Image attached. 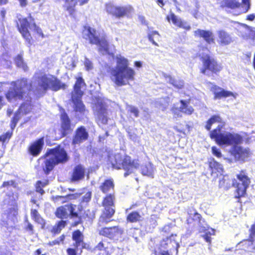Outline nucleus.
<instances>
[{
    "label": "nucleus",
    "mask_w": 255,
    "mask_h": 255,
    "mask_svg": "<svg viewBox=\"0 0 255 255\" xmlns=\"http://www.w3.org/2000/svg\"><path fill=\"white\" fill-rule=\"evenodd\" d=\"M215 123L220 124L211 131L209 133L210 137L215 141L219 145H231L233 143H242L243 142L242 136L238 133L227 132L226 133L222 132V129L224 128L226 122L223 121L221 117L218 115L212 116L206 122L205 128L210 131L212 126Z\"/></svg>",
    "instance_id": "f257e3e1"
},
{
    "label": "nucleus",
    "mask_w": 255,
    "mask_h": 255,
    "mask_svg": "<svg viewBox=\"0 0 255 255\" xmlns=\"http://www.w3.org/2000/svg\"><path fill=\"white\" fill-rule=\"evenodd\" d=\"M128 60L124 57L117 58V66L108 70L111 80L118 86L126 85L134 79L135 74L133 69L128 67Z\"/></svg>",
    "instance_id": "f03ea898"
},
{
    "label": "nucleus",
    "mask_w": 255,
    "mask_h": 255,
    "mask_svg": "<svg viewBox=\"0 0 255 255\" xmlns=\"http://www.w3.org/2000/svg\"><path fill=\"white\" fill-rule=\"evenodd\" d=\"M42 157L44 160L42 169L46 175L49 174L56 165L65 164L69 160L66 151L60 145L48 149Z\"/></svg>",
    "instance_id": "7ed1b4c3"
},
{
    "label": "nucleus",
    "mask_w": 255,
    "mask_h": 255,
    "mask_svg": "<svg viewBox=\"0 0 255 255\" xmlns=\"http://www.w3.org/2000/svg\"><path fill=\"white\" fill-rule=\"evenodd\" d=\"M15 24L22 38L30 45H31L33 42L30 29L33 28V31L41 38H43L45 37L41 28L37 25L31 13H29L27 17H17L15 20Z\"/></svg>",
    "instance_id": "20e7f679"
},
{
    "label": "nucleus",
    "mask_w": 255,
    "mask_h": 255,
    "mask_svg": "<svg viewBox=\"0 0 255 255\" xmlns=\"http://www.w3.org/2000/svg\"><path fill=\"white\" fill-rule=\"evenodd\" d=\"M10 85L12 89L8 90L5 94V97L9 102L17 100H22L28 95L27 92L33 90V85L26 78H20L11 81Z\"/></svg>",
    "instance_id": "39448f33"
},
{
    "label": "nucleus",
    "mask_w": 255,
    "mask_h": 255,
    "mask_svg": "<svg viewBox=\"0 0 255 255\" xmlns=\"http://www.w3.org/2000/svg\"><path fill=\"white\" fill-rule=\"evenodd\" d=\"M112 167L116 169L125 170L124 177H126L133 173L134 170L139 166L137 159H132L129 155L121 153L115 154L110 159Z\"/></svg>",
    "instance_id": "423d86ee"
},
{
    "label": "nucleus",
    "mask_w": 255,
    "mask_h": 255,
    "mask_svg": "<svg viewBox=\"0 0 255 255\" xmlns=\"http://www.w3.org/2000/svg\"><path fill=\"white\" fill-rule=\"evenodd\" d=\"M237 179L232 181V186L235 188V198L238 199V202L241 203L240 199L245 197L251 184V178L248 176L246 170L242 169L236 175Z\"/></svg>",
    "instance_id": "0eeeda50"
},
{
    "label": "nucleus",
    "mask_w": 255,
    "mask_h": 255,
    "mask_svg": "<svg viewBox=\"0 0 255 255\" xmlns=\"http://www.w3.org/2000/svg\"><path fill=\"white\" fill-rule=\"evenodd\" d=\"M71 238L73 243L72 247L66 249L67 255H81L84 249L88 251L92 250L91 246L85 241L84 235L80 230L74 231Z\"/></svg>",
    "instance_id": "6e6552de"
},
{
    "label": "nucleus",
    "mask_w": 255,
    "mask_h": 255,
    "mask_svg": "<svg viewBox=\"0 0 255 255\" xmlns=\"http://www.w3.org/2000/svg\"><path fill=\"white\" fill-rule=\"evenodd\" d=\"M116 195L115 193L107 194L103 198L102 206L104 207L99 217V222L107 224L111 222V219L116 212L115 210Z\"/></svg>",
    "instance_id": "1a4fd4ad"
},
{
    "label": "nucleus",
    "mask_w": 255,
    "mask_h": 255,
    "mask_svg": "<svg viewBox=\"0 0 255 255\" xmlns=\"http://www.w3.org/2000/svg\"><path fill=\"white\" fill-rule=\"evenodd\" d=\"M200 59L202 63L200 72L203 75H218L223 70V67L221 63L208 54L202 55Z\"/></svg>",
    "instance_id": "9d476101"
},
{
    "label": "nucleus",
    "mask_w": 255,
    "mask_h": 255,
    "mask_svg": "<svg viewBox=\"0 0 255 255\" xmlns=\"http://www.w3.org/2000/svg\"><path fill=\"white\" fill-rule=\"evenodd\" d=\"M38 86L44 93L50 89L53 91H58L65 89L67 85L63 83L55 76L50 74H44L38 78Z\"/></svg>",
    "instance_id": "9b49d317"
},
{
    "label": "nucleus",
    "mask_w": 255,
    "mask_h": 255,
    "mask_svg": "<svg viewBox=\"0 0 255 255\" xmlns=\"http://www.w3.org/2000/svg\"><path fill=\"white\" fill-rule=\"evenodd\" d=\"M82 34L83 37L88 40L90 44L99 46V51H109V45L108 41L105 37L100 38L97 35V30L95 29L85 25L83 27Z\"/></svg>",
    "instance_id": "f8f14e48"
},
{
    "label": "nucleus",
    "mask_w": 255,
    "mask_h": 255,
    "mask_svg": "<svg viewBox=\"0 0 255 255\" xmlns=\"http://www.w3.org/2000/svg\"><path fill=\"white\" fill-rule=\"evenodd\" d=\"M240 144H232L233 146L229 149V153L235 162L244 163L249 159L252 152L249 148L239 145Z\"/></svg>",
    "instance_id": "ddd939ff"
},
{
    "label": "nucleus",
    "mask_w": 255,
    "mask_h": 255,
    "mask_svg": "<svg viewBox=\"0 0 255 255\" xmlns=\"http://www.w3.org/2000/svg\"><path fill=\"white\" fill-rule=\"evenodd\" d=\"M66 206L69 210L70 217L73 219H78V221H75L73 223V226H76L82 224L83 219L88 217V214L85 213L83 206L81 204L76 205L71 203L66 205Z\"/></svg>",
    "instance_id": "4468645a"
},
{
    "label": "nucleus",
    "mask_w": 255,
    "mask_h": 255,
    "mask_svg": "<svg viewBox=\"0 0 255 255\" xmlns=\"http://www.w3.org/2000/svg\"><path fill=\"white\" fill-rule=\"evenodd\" d=\"M62 112L60 116V125L59 128L60 137L63 138L70 134L73 130L71 120L64 109H61Z\"/></svg>",
    "instance_id": "2eb2a0df"
},
{
    "label": "nucleus",
    "mask_w": 255,
    "mask_h": 255,
    "mask_svg": "<svg viewBox=\"0 0 255 255\" xmlns=\"http://www.w3.org/2000/svg\"><path fill=\"white\" fill-rule=\"evenodd\" d=\"M250 6V0H242V4L238 0H223L221 4V7L231 9H238L242 6L243 13L247 12Z\"/></svg>",
    "instance_id": "dca6fc26"
},
{
    "label": "nucleus",
    "mask_w": 255,
    "mask_h": 255,
    "mask_svg": "<svg viewBox=\"0 0 255 255\" xmlns=\"http://www.w3.org/2000/svg\"><path fill=\"white\" fill-rule=\"evenodd\" d=\"M124 230L119 226L105 227L99 231V234L103 237L114 240L124 234Z\"/></svg>",
    "instance_id": "f3484780"
},
{
    "label": "nucleus",
    "mask_w": 255,
    "mask_h": 255,
    "mask_svg": "<svg viewBox=\"0 0 255 255\" xmlns=\"http://www.w3.org/2000/svg\"><path fill=\"white\" fill-rule=\"evenodd\" d=\"M44 146V137L42 136L31 142L27 146L26 151L28 155L37 157L41 153Z\"/></svg>",
    "instance_id": "a211bd4d"
},
{
    "label": "nucleus",
    "mask_w": 255,
    "mask_h": 255,
    "mask_svg": "<svg viewBox=\"0 0 255 255\" xmlns=\"http://www.w3.org/2000/svg\"><path fill=\"white\" fill-rule=\"evenodd\" d=\"M107 11L117 18L124 17L128 15L131 10V7L117 6L109 4L106 6Z\"/></svg>",
    "instance_id": "6ab92c4d"
},
{
    "label": "nucleus",
    "mask_w": 255,
    "mask_h": 255,
    "mask_svg": "<svg viewBox=\"0 0 255 255\" xmlns=\"http://www.w3.org/2000/svg\"><path fill=\"white\" fill-rule=\"evenodd\" d=\"M89 137L88 132L84 126H80L77 128L72 139L73 145L79 144L88 139Z\"/></svg>",
    "instance_id": "aec40b11"
},
{
    "label": "nucleus",
    "mask_w": 255,
    "mask_h": 255,
    "mask_svg": "<svg viewBox=\"0 0 255 255\" xmlns=\"http://www.w3.org/2000/svg\"><path fill=\"white\" fill-rule=\"evenodd\" d=\"M194 35L198 38H202L207 44L215 43V36L211 30L197 29L194 31Z\"/></svg>",
    "instance_id": "412c9836"
},
{
    "label": "nucleus",
    "mask_w": 255,
    "mask_h": 255,
    "mask_svg": "<svg viewBox=\"0 0 255 255\" xmlns=\"http://www.w3.org/2000/svg\"><path fill=\"white\" fill-rule=\"evenodd\" d=\"M166 19L169 22L172 23L178 28H182L185 30H189L191 26L188 23L181 18H178L174 13L170 12L166 16Z\"/></svg>",
    "instance_id": "4be33fe9"
},
{
    "label": "nucleus",
    "mask_w": 255,
    "mask_h": 255,
    "mask_svg": "<svg viewBox=\"0 0 255 255\" xmlns=\"http://www.w3.org/2000/svg\"><path fill=\"white\" fill-rule=\"evenodd\" d=\"M210 90L214 95V100H219L234 96L233 92L225 90L216 85H213Z\"/></svg>",
    "instance_id": "5701e85b"
},
{
    "label": "nucleus",
    "mask_w": 255,
    "mask_h": 255,
    "mask_svg": "<svg viewBox=\"0 0 255 255\" xmlns=\"http://www.w3.org/2000/svg\"><path fill=\"white\" fill-rule=\"evenodd\" d=\"M218 42L220 46H225L231 44L234 41L231 35L225 30L221 29L217 31Z\"/></svg>",
    "instance_id": "b1692460"
},
{
    "label": "nucleus",
    "mask_w": 255,
    "mask_h": 255,
    "mask_svg": "<svg viewBox=\"0 0 255 255\" xmlns=\"http://www.w3.org/2000/svg\"><path fill=\"white\" fill-rule=\"evenodd\" d=\"M97 121L98 123L102 125H106L108 124V118L107 117L108 113L106 106L102 102L97 103Z\"/></svg>",
    "instance_id": "393cba45"
},
{
    "label": "nucleus",
    "mask_w": 255,
    "mask_h": 255,
    "mask_svg": "<svg viewBox=\"0 0 255 255\" xmlns=\"http://www.w3.org/2000/svg\"><path fill=\"white\" fill-rule=\"evenodd\" d=\"M176 238V234H171L169 237L162 240L160 246L165 249H168L170 251L171 250L177 248L179 246V245Z\"/></svg>",
    "instance_id": "a878e982"
},
{
    "label": "nucleus",
    "mask_w": 255,
    "mask_h": 255,
    "mask_svg": "<svg viewBox=\"0 0 255 255\" xmlns=\"http://www.w3.org/2000/svg\"><path fill=\"white\" fill-rule=\"evenodd\" d=\"M191 128V126L186 124L185 122L183 123L177 124L173 127L179 139L185 137L188 133H190Z\"/></svg>",
    "instance_id": "bb28decb"
},
{
    "label": "nucleus",
    "mask_w": 255,
    "mask_h": 255,
    "mask_svg": "<svg viewBox=\"0 0 255 255\" xmlns=\"http://www.w3.org/2000/svg\"><path fill=\"white\" fill-rule=\"evenodd\" d=\"M81 193H76L74 194H68L65 196L57 195L52 197V201L57 204H64L71 200L78 199L81 195Z\"/></svg>",
    "instance_id": "cd10ccee"
},
{
    "label": "nucleus",
    "mask_w": 255,
    "mask_h": 255,
    "mask_svg": "<svg viewBox=\"0 0 255 255\" xmlns=\"http://www.w3.org/2000/svg\"><path fill=\"white\" fill-rule=\"evenodd\" d=\"M85 170L81 164L74 167L70 178V181L76 182L82 180L85 176Z\"/></svg>",
    "instance_id": "c85d7f7f"
},
{
    "label": "nucleus",
    "mask_w": 255,
    "mask_h": 255,
    "mask_svg": "<svg viewBox=\"0 0 255 255\" xmlns=\"http://www.w3.org/2000/svg\"><path fill=\"white\" fill-rule=\"evenodd\" d=\"M208 164L211 171V175L215 174L216 176H218L219 174H222L224 170L223 166L219 162L215 160L214 158H210L208 161Z\"/></svg>",
    "instance_id": "c756f323"
},
{
    "label": "nucleus",
    "mask_w": 255,
    "mask_h": 255,
    "mask_svg": "<svg viewBox=\"0 0 255 255\" xmlns=\"http://www.w3.org/2000/svg\"><path fill=\"white\" fill-rule=\"evenodd\" d=\"M76 80L73 86V93L72 96L82 97L84 95V92L81 90L83 87H86V84L82 77L76 78Z\"/></svg>",
    "instance_id": "7c9ffc66"
},
{
    "label": "nucleus",
    "mask_w": 255,
    "mask_h": 255,
    "mask_svg": "<svg viewBox=\"0 0 255 255\" xmlns=\"http://www.w3.org/2000/svg\"><path fill=\"white\" fill-rule=\"evenodd\" d=\"M81 98L82 97L72 96L71 101L73 103L74 111L76 113L84 114L86 111V108Z\"/></svg>",
    "instance_id": "2f4dec72"
},
{
    "label": "nucleus",
    "mask_w": 255,
    "mask_h": 255,
    "mask_svg": "<svg viewBox=\"0 0 255 255\" xmlns=\"http://www.w3.org/2000/svg\"><path fill=\"white\" fill-rule=\"evenodd\" d=\"M99 189L104 194H108L110 191H114L115 183L112 178L105 179L99 186Z\"/></svg>",
    "instance_id": "473e14b6"
},
{
    "label": "nucleus",
    "mask_w": 255,
    "mask_h": 255,
    "mask_svg": "<svg viewBox=\"0 0 255 255\" xmlns=\"http://www.w3.org/2000/svg\"><path fill=\"white\" fill-rule=\"evenodd\" d=\"M16 198L10 200L8 202V205L10 206L7 210V215L8 217H16L18 214V205Z\"/></svg>",
    "instance_id": "72a5a7b5"
},
{
    "label": "nucleus",
    "mask_w": 255,
    "mask_h": 255,
    "mask_svg": "<svg viewBox=\"0 0 255 255\" xmlns=\"http://www.w3.org/2000/svg\"><path fill=\"white\" fill-rule=\"evenodd\" d=\"M202 216L199 213L195 212L193 215H190L186 220V223L191 226H195L201 224Z\"/></svg>",
    "instance_id": "f704fd0d"
},
{
    "label": "nucleus",
    "mask_w": 255,
    "mask_h": 255,
    "mask_svg": "<svg viewBox=\"0 0 255 255\" xmlns=\"http://www.w3.org/2000/svg\"><path fill=\"white\" fill-rule=\"evenodd\" d=\"M89 0H69V2H73L72 4H68L65 6V9L71 16H74L76 9L75 6L79 2L80 5H82L88 2Z\"/></svg>",
    "instance_id": "c9c22d12"
},
{
    "label": "nucleus",
    "mask_w": 255,
    "mask_h": 255,
    "mask_svg": "<svg viewBox=\"0 0 255 255\" xmlns=\"http://www.w3.org/2000/svg\"><path fill=\"white\" fill-rule=\"evenodd\" d=\"M180 103H181L179 107L180 112L187 115H191L194 112V110L192 106L189 105V102L181 100Z\"/></svg>",
    "instance_id": "e433bc0d"
},
{
    "label": "nucleus",
    "mask_w": 255,
    "mask_h": 255,
    "mask_svg": "<svg viewBox=\"0 0 255 255\" xmlns=\"http://www.w3.org/2000/svg\"><path fill=\"white\" fill-rule=\"evenodd\" d=\"M66 225L67 222L66 221L61 220L58 221L51 229V233L53 236L60 234L62 230L66 227Z\"/></svg>",
    "instance_id": "4c0bfd02"
},
{
    "label": "nucleus",
    "mask_w": 255,
    "mask_h": 255,
    "mask_svg": "<svg viewBox=\"0 0 255 255\" xmlns=\"http://www.w3.org/2000/svg\"><path fill=\"white\" fill-rule=\"evenodd\" d=\"M141 220V216L137 211H132L127 216V221L129 223H136Z\"/></svg>",
    "instance_id": "58836bf2"
},
{
    "label": "nucleus",
    "mask_w": 255,
    "mask_h": 255,
    "mask_svg": "<svg viewBox=\"0 0 255 255\" xmlns=\"http://www.w3.org/2000/svg\"><path fill=\"white\" fill-rule=\"evenodd\" d=\"M30 215L32 219L35 223L40 224L41 223V222H43V224L42 226V228H44V226L45 224L44 220L41 217L40 215L39 214L38 211L36 209H31L30 210Z\"/></svg>",
    "instance_id": "ea45409f"
},
{
    "label": "nucleus",
    "mask_w": 255,
    "mask_h": 255,
    "mask_svg": "<svg viewBox=\"0 0 255 255\" xmlns=\"http://www.w3.org/2000/svg\"><path fill=\"white\" fill-rule=\"evenodd\" d=\"M12 134L13 131L12 130H8L0 135V143H1L2 146H5V145L9 142Z\"/></svg>",
    "instance_id": "a19ab883"
},
{
    "label": "nucleus",
    "mask_w": 255,
    "mask_h": 255,
    "mask_svg": "<svg viewBox=\"0 0 255 255\" xmlns=\"http://www.w3.org/2000/svg\"><path fill=\"white\" fill-rule=\"evenodd\" d=\"M32 110V105L29 103H22L18 110L17 111H19V114L22 113L23 115H27L29 114Z\"/></svg>",
    "instance_id": "79ce46f5"
},
{
    "label": "nucleus",
    "mask_w": 255,
    "mask_h": 255,
    "mask_svg": "<svg viewBox=\"0 0 255 255\" xmlns=\"http://www.w3.org/2000/svg\"><path fill=\"white\" fill-rule=\"evenodd\" d=\"M14 62L16 66L21 68L24 71H27L28 67L27 64L24 62L21 56L17 55L14 59Z\"/></svg>",
    "instance_id": "37998d69"
},
{
    "label": "nucleus",
    "mask_w": 255,
    "mask_h": 255,
    "mask_svg": "<svg viewBox=\"0 0 255 255\" xmlns=\"http://www.w3.org/2000/svg\"><path fill=\"white\" fill-rule=\"evenodd\" d=\"M49 181L48 180H45L44 181L42 182L40 180L36 181L35 184V191L43 195L44 193L43 188L48 184Z\"/></svg>",
    "instance_id": "c03bdc74"
},
{
    "label": "nucleus",
    "mask_w": 255,
    "mask_h": 255,
    "mask_svg": "<svg viewBox=\"0 0 255 255\" xmlns=\"http://www.w3.org/2000/svg\"><path fill=\"white\" fill-rule=\"evenodd\" d=\"M55 216L59 219H64L66 217L67 213L64 206H61L58 207L55 212Z\"/></svg>",
    "instance_id": "a18cd8bd"
},
{
    "label": "nucleus",
    "mask_w": 255,
    "mask_h": 255,
    "mask_svg": "<svg viewBox=\"0 0 255 255\" xmlns=\"http://www.w3.org/2000/svg\"><path fill=\"white\" fill-rule=\"evenodd\" d=\"M66 236L64 234L61 235L58 239L53 241L49 242L47 243L48 246L53 247L55 245H60L61 244H63L65 240Z\"/></svg>",
    "instance_id": "49530a36"
},
{
    "label": "nucleus",
    "mask_w": 255,
    "mask_h": 255,
    "mask_svg": "<svg viewBox=\"0 0 255 255\" xmlns=\"http://www.w3.org/2000/svg\"><path fill=\"white\" fill-rule=\"evenodd\" d=\"M19 114V111H16L11 119L10 127L12 131L20 119Z\"/></svg>",
    "instance_id": "de8ad7c7"
},
{
    "label": "nucleus",
    "mask_w": 255,
    "mask_h": 255,
    "mask_svg": "<svg viewBox=\"0 0 255 255\" xmlns=\"http://www.w3.org/2000/svg\"><path fill=\"white\" fill-rule=\"evenodd\" d=\"M141 174L143 175L151 176L153 174V170L150 166H142L141 170Z\"/></svg>",
    "instance_id": "09e8293b"
},
{
    "label": "nucleus",
    "mask_w": 255,
    "mask_h": 255,
    "mask_svg": "<svg viewBox=\"0 0 255 255\" xmlns=\"http://www.w3.org/2000/svg\"><path fill=\"white\" fill-rule=\"evenodd\" d=\"M10 186H12L14 188H17V183L14 180L5 181L3 182L2 184L0 186V188H8Z\"/></svg>",
    "instance_id": "8fccbe9b"
},
{
    "label": "nucleus",
    "mask_w": 255,
    "mask_h": 255,
    "mask_svg": "<svg viewBox=\"0 0 255 255\" xmlns=\"http://www.w3.org/2000/svg\"><path fill=\"white\" fill-rule=\"evenodd\" d=\"M92 198V192L91 191L87 192L82 197L80 204L82 205V203H89Z\"/></svg>",
    "instance_id": "3c124183"
},
{
    "label": "nucleus",
    "mask_w": 255,
    "mask_h": 255,
    "mask_svg": "<svg viewBox=\"0 0 255 255\" xmlns=\"http://www.w3.org/2000/svg\"><path fill=\"white\" fill-rule=\"evenodd\" d=\"M229 179L228 177L224 176L219 182V187L220 188H227L229 184Z\"/></svg>",
    "instance_id": "603ef678"
},
{
    "label": "nucleus",
    "mask_w": 255,
    "mask_h": 255,
    "mask_svg": "<svg viewBox=\"0 0 255 255\" xmlns=\"http://www.w3.org/2000/svg\"><path fill=\"white\" fill-rule=\"evenodd\" d=\"M25 222L27 223V225L24 227V230L28 232L30 235H32L34 234V227L33 225L30 223L28 220H25Z\"/></svg>",
    "instance_id": "864d4df0"
},
{
    "label": "nucleus",
    "mask_w": 255,
    "mask_h": 255,
    "mask_svg": "<svg viewBox=\"0 0 255 255\" xmlns=\"http://www.w3.org/2000/svg\"><path fill=\"white\" fill-rule=\"evenodd\" d=\"M94 250L99 252L107 251L108 250V248L105 246L103 241H101L95 247Z\"/></svg>",
    "instance_id": "5fc2aeb1"
},
{
    "label": "nucleus",
    "mask_w": 255,
    "mask_h": 255,
    "mask_svg": "<svg viewBox=\"0 0 255 255\" xmlns=\"http://www.w3.org/2000/svg\"><path fill=\"white\" fill-rule=\"evenodd\" d=\"M128 112L132 114L135 117H138L139 116V111L137 108L132 106H129L128 109Z\"/></svg>",
    "instance_id": "6e6d98bb"
},
{
    "label": "nucleus",
    "mask_w": 255,
    "mask_h": 255,
    "mask_svg": "<svg viewBox=\"0 0 255 255\" xmlns=\"http://www.w3.org/2000/svg\"><path fill=\"white\" fill-rule=\"evenodd\" d=\"M212 152L213 154L218 158H221L222 156V153L220 150L217 147L214 146L211 148Z\"/></svg>",
    "instance_id": "4d7b16f0"
},
{
    "label": "nucleus",
    "mask_w": 255,
    "mask_h": 255,
    "mask_svg": "<svg viewBox=\"0 0 255 255\" xmlns=\"http://www.w3.org/2000/svg\"><path fill=\"white\" fill-rule=\"evenodd\" d=\"M211 234L210 232H206L203 235H202L203 238L208 243H211Z\"/></svg>",
    "instance_id": "13d9d810"
},
{
    "label": "nucleus",
    "mask_w": 255,
    "mask_h": 255,
    "mask_svg": "<svg viewBox=\"0 0 255 255\" xmlns=\"http://www.w3.org/2000/svg\"><path fill=\"white\" fill-rule=\"evenodd\" d=\"M255 18V14L254 13L250 14L247 15L246 19L250 21H253Z\"/></svg>",
    "instance_id": "bf43d9fd"
},
{
    "label": "nucleus",
    "mask_w": 255,
    "mask_h": 255,
    "mask_svg": "<svg viewBox=\"0 0 255 255\" xmlns=\"http://www.w3.org/2000/svg\"><path fill=\"white\" fill-rule=\"evenodd\" d=\"M139 19L140 22L144 25H147V21H146L145 18L143 16H139Z\"/></svg>",
    "instance_id": "052dcab7"
},
{
    "label": "nucleus",
    "mask_w": 255,
    "mask_h": 255,
    "mask_svg": "<svg viewBox=\"0 0 255 255\" xmlns=\"http://www.w3.org/2000/svg\"><path fill=\"white\" fill-rule=\"evenodd\" d=\"M21 7H25L27 4V0H18Z\"/></svg>",
    "instance_id": "680f3d73"
},
{
    "label": "nucleus",
    "mask_w": 255,
    "mask_h": 255,
    "mask_svg": "<svg viewBox=\"0 0 255 255\" xmlns=\"http://www.w3.org/2000/svg\"><path fill=\"white\" fill-rule=\"evenodd\" d=\"M42 250L41 249H38L34 252V255H46V254H41Z\"/></svg>",
    "instance_id": "e2e57ef3"
},
{
    "label": "nucleus",
    "mask_w": 255,
    "mask_h": 255,
    "mask_svg": "<svg viewBox=\"0 0 255 255\" xmlns=\"http://www.w3.org/2000/svg\"><path fill=\"white\" fill-rule=\"evenodd\" d=\"M97 255H110V254L109 252V251H105L102 252H99Z\"/></svg>",
    "instance_id": "0e129e2a"
},
{
    "label": "nucleus",
    "mask_w": 255,
    "mask_h": 255,
    "mask_svg": "<svg viewBox=\"0 0 255 255\" xmlns=\"http://www.w3.org/2000/svg\"><path fill=\"white\" fill-rule=\"evenodd\" d=\"M138 206V204L137 203H135V204H131L129 207L128 208L127 210H126V211L127 212L128 210H132V209H134L136 207H137Z\"/></svg>",
    "instance_id": "69168bd1"
},
{
    "label": "nucleus",
    "mask_w": 255,
    "mask_h": 255,
    "mask_svg": "<svg viewBox=\"0 0 255 255\" xmlns=\"http://www.w3.org/2000/svg\"><path fill=\"white\" fill-rule=\"evenodd\" d=\"M86 69L89 70L90 69H91L92 68V64L90 62H89L88 63H86Z\"/></svg>",
    "instance_id": "338daca9"
},
{
    "label": "nucleus",
    "mask_w": 255,
    "mask_h": 255,
    "mask_svg": "<svg viewBox=\"0 0 255 255\" xmlns=\"http://www.w3.org/2000/svg\"><path fill=\"white\" fill-rule=\"evenodd\" d=\"M134 65L136 67H141L142 66V63L140 61H136L134 62Z\"/></svg>",
    "instance_id": "774afa93"
}]
</instances>
